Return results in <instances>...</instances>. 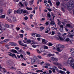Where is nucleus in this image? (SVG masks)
<instances>
[{
	"label": "nucleus",
	"instance_id": "51",
	"mask_svg": "<svg viewBox=\"0 0 74 74\" xmlns=\"http://www.w3.org/2000/svg\"><path fill=\"white\" fill-rule=\"evenodd\" d=\"M24 19L26 20H27V19H28V17H27V16L25 17L24 18Z\"/></svg>",
	"mask_w": 74,
	"mask_h": 74
},
{
	"label": "nucleus",
	"instance_id": "16",
	"mask_svg": "<svg viewBox=\"0 0 74 74\" xmlns=\"http://www.w3.org/2000/svg\"><path fill=\"white\" fill-rule=\"evenodd\" d=\"M60 4V3L59 1H58L56 2V5H57L56 8H58V6Z\"/></svg>",
	"mask_w": 74,
	"mask_h": 74
},
{
	"label": "nucleus",
	"instance_id": "35",
	"mask_svg": "<svg viewBox=\"0 0 74 74\" xmlns=\"http://www.w3.org/2000/svg\"><path fill=\"white\" fill-rule=\"evenodd\" d=\"M57 21H58V25H60V23H61V22L59 21V19H57Z\"/></svg>",
	"mask_w": 74,
	"mask_h": 74
},
{
	"label": "nucleus",
	"instance_id": "6",
	"mask_svg": "<svg viewBox=\"0 0 74 74\" xmlns=\"http://www.w3.org/2000/svg\"><path fill=\"white\" fill-rule=\"evenodd\" d=\"M36 60H37V59L34 58H33V59H31V63L32 64L34 63V62H36Z\"/></svg>",
	"mask_w": 74,
	"mask_h": 74
},
{
	"label": "nucleus",
	"instance_id": "59",
	"mask_svg": "<svg viewBox=\"0 0 74 74\" xmlns=\"http://www.w3.org/2000/svg\"><path fill=\"white\" fill-rule=\"evenodd\" d=\"M52 34H51V35H54V34H55V32L53 31H52L51 32Z\"/></svg>",
	"mask_w": 74,
	"mask_h": 74
},
{
	"label": "nucleus",
	"instance_id": "37",
	"mask_svg": "<svg viewBox=\"0 0 74 74\" xmlns=\"http://www.w3.org/2000/svg\"><path fill=\"white\" fill-rule=\"evenodd\" d=\"M63 7H62L61 9L63 12H65V10H64V8H63Z\"/></svg>",
	"mask_w": 74,
	"mask_h": 74
},
{
	"label": "nucleus",
	"instance_id": "29",
	"mask_svg": "<svg viewBox=\"0 0 74 74\" xmlns=\"http://www.w3.org/2000/svg\"><path fill=\"white\" fill-rule=\"evenodd\" d=\"M40 49L41 52H44L45 51V49H44H44L42 48H41Z\"/></svg>",
	"mask_w": 74,
	"mask_h": 74
},
{
	"label": "nucleus",
	"instance_id": "14",
	"mask_svg": "<svg viewBox=\"0 0 74 74\" xmlns=\"http://www.w3.org/2000/svg\"><path fill=\"white\" fill-rule=\"evenodd\" d=\"M56 46H58V47H59V48H60V49H63V48H64V46L63 45H58L56 46Z\"/></svg>",
	"mask_w": 74,
	"mask_h": 74
},
{
	"label": "nucleus",
	"instance_id": "52",
	"mask_svg": "<svg viewBox=\"0 0 74 74\" xmlns=\"http://www.w3.org/2000/svg\"><path fill=\"white\" fill-rule=\"evenodd\" d=\"M5 47H6V48H8V49H9V48H10V47H8V45H5Z\"/></svg>",
	"mask_w": 74,
	"mask_h": 74
},
{
	"label": "nucleus",
	"instance_id": "18",
	"mask_svg": "<svg viewBox=\"0 0 74 74\" xmlns=\"http://www.w3.org/2000/svg\"><path fill=\"white\" fill-rule=\"evenodd\" d=\"M13 58H15L16 59H17V57L16 56V55L14 53L12 54V56Z\"/></svg>",
	"mask_w": 74,
	"mask_h": 74
},
{
	"label": "nucleus",
	"instance_id": "31",
	"mask_svg": "<svg viewBox=\"0 0 74 74\" xmlns=\"http://www.w3.org/2000/svg\"><path fill=\"white\" fill-rule=\"evenodd\" d=\"M70 41V39L69 38H66L65 40V41L66 42H68V41Z\"/></svg>",
	"mask_w": 74,
	"mask_h": 74
},
{
	"label": "nucleus",
	"instance_id": "30",
	"mask_svg": "<svg viewBox=\"0 0 74 74\" xmlns=\"http://www.w3.org/2000/svg\"><path fill=\"white\" fill-rule=\"evenodd\" d=\"M66 27H71V25L69 24H67L66 25Z\"/></svg>",
	"mask_w": 74,
	"mask_h": 74
},
{
	"label": "nucleus",
	"instance_id": "43",
	"mask_svg": "<svg viewBox=\"0 0 74 74\" xmlns=\"http://www.w3.org/2000/svg\"><path fill=\"white\" fill-rule=\"evenodd\" d=\"M51 70L52 71L53 73H55V69H53L51 68Z\"/></svg>",
	"mask_w": 74,
	"mask_h": 74
},
{
	"label": "nucleus",
	"instance_id": "47",
	"mask_svg": "<svg viewBox=\"0 0 74 74\" xmlns=\"http://www.w3.org/2000/svg\"><path fill=\"white\" fill-rule=\"evenodd\" d=\"M11 69H14V70H16V68H15V67H14V66H12L10 68Z\"/></svg>",
	"mask_w": 74,
	"mask_h": 74
},
{
	"label": "nucleus",
	"instance_id": "53",
	"mask_svg": "<svg viewBox=\"0 0 74 74\" xmlns=\"http://www.w3.org/2000/svg\"><path fill=\"white\" fill-rule=\"evenodd\" d=\"M8 22H12V20H11L10 19H9L8 20Z\"/></svg>",
	"mask_w": 74,
	"mask_h": 74
},
{
	"label": "nucleus",
	"instance_id": "38",
	"mask_svg": "<svg viewBox=\"0 0 74 74\" xmlns=\"http://www.w3.org/2000/svg\"><path fill=\"white\" fill-rule=\"evenodd\" d=\"M53 67L54 69H55V70H58V68H57V67L55 66H53Z\"/></svg>",
	"mask_w": 74,
	"mask_h": 74
},
{
	"label": "nucleus",
	"instance_id": "45",
	"mask_svg": "<svg viewBox=\"0 0 74 74\" xmlns=\"http://www.w3.org/2000/svg\"><path fill=\"white\" fill-rule=\"evenodd\" d=\"M59 39H60V40H61L62 41V40H63V38L62 37H61L60 36H59Z\"/></svg>",
	"mask_w": 74,
	"mask_h": 74
},
{
	"label": "nucleus",
	"instance_id": "21",
	"mask_svg": "<svg viewBox=\"0 0 74 74\" xmlns=\"http://www.w3.org/2000/svg\"><path fill=\"white\" fill-rule=\"evenodd\" d=\"M11 10H9L8 11V15H10V13H11Z\"/></svg>",
	"mask_w": 74,
	"mask_h": 74
},
{
	"label": "nucleus",
	"instance_id": "62",
	"mask_svg": "<svg viewBox=\"0 0 74 74\" xmlns=\"http://www.w3.org/2000/svg\"><path fill=\"white\" fill-rule=\"evenodd\" d=\"M32 47L33 48H35L36 47V46L35 45H33L32 46Z\"/></svg>",
	"mask_w": 74,
	"mask_h": 74
},
{
	"label": "nucleus",
	"instance_id": "7",
	"mask_svg": "<svg viewBox=\"0 0 74 74\" xmlns=\"http://www.w3.org/2000/svg\"><path fill=\"white\" fill-rule=\"evenodd\" d=\"M10 51L11 52H13V53H16L19 54V53H18L16 50L15 49H12Z\"/></svg>",
	"mask_w": 74,
	"mask_h": 74
},
{
	"label": "nucleus",
	"instance_id": "40",
	"mask_svg": "<svg viewBox=\"0 0 74 74\" xmlns=\"http://www.w3.org/2000/svg\"><path fill=\"white\" fill-rule=\"evenodd\" d=\"M24 4H25V6H27V2H25L24 3Z\"/></svg>",
	"mask_w": 74,
	"mask_h": 74
},
{
	"label": "nucleus",
	"instance_id": "39",
	"mask_svg": "<svg viewBox=\"0 0 74 74\" xmlns=\"http://www.w3.org/2000/svg\"><path fill=\"white\" fill-rule=\"evenodd\" d=\"M70 51L71 52H74V49H70Z\"/></svg>",
	"mask_w": 74,
	"mask_h": 74
},
{
	"label": "nucleus",
	"instance_id": "3",
	"mask_svg": "<svg viewBox=\"0 0 74 74\" xmlns=\"http://www.w3.org/2000/svg\"><path fill=\"white\" fill-rule=\"evenodd\" d=\"M69 63L70 66H72L73 69H74V60H72V61Z\"/></svg>",
	"mask_w": 74,
	"mask_h": 74
},
{
	"label": "nucleus",
	"instance_id": "25",
	"mask_svg": "<svg viewBox=\"0 0 74 74\" xmlns=\"http://www.w3.org/2000/svg\"><path fill=\"white\" fill-rule=\"evenodd\" d=\"M2 29L3 30H5L6 29V27L3 25L2 27Z\"/></svg>",
	"mask_w": 74,
	"mask_h": 74
},
{
	"label": "nucleus",
	"instance_id": "2",
	"mask_svg": "<svg viewBox=\"0 0 74 74\" xmlns=\"http://www.w3.org/2000/svg\"><path fill=\"white\" fill-rule=\"evenodd\" d=\"M6 63L9 66H12L13 64V61L11 60H9L6 61Z\"/></svg>",
	"mask_w": 74,
	"mask_h": 74
},
{
	"label": "nucleus",
	"instance_id": "8",
	"mask_svg": "<svg viewBox=\"0 0 74 74\" xmlns=\"http://www.w3.org/2000/svg\"><path fill=\"white\" fill-rule=\"evenodd\" d=\"M18 42L19 44L21 45H22V46H23V47H27V45H23V43H21V41H19Z\"/></svg>",
	"mask_w": 74,
	"mask_h": 74
},
{
	"label": "nucleus",
	"instance_id": "12",
	"mask_svg": "<svg viewBox=\"0 0 74 74\" xmlns=\"http://www.w3.org/2000/svg\"><path fill=\"white\" fill-rule=\"evenodd\" d=\"M51 60H53V61H56V62H58V59L56 58H55L54 57H51Z\"/></svg>",
	"mask_w": 74,
	"mask_h": 74
},
{
	"label": "nucleus",
	"instance_id": "33",
	"mask_svg": "<svg viewBox=\"0 0 74 74\" xmlns=\"http://www.w3.org/2000/svg\"><path fill=\"white\" fill-rule=\"evenodd\" d=\"M9 44L10 45H12V46H13L14 45V42H10L9 43Z\"/></svg>",
	"mask_w": 74,
	"mask_h": 74
},
{
	"label": "nucleus",
	"instance_id": "9",
	"mask_svg": "<svg viewBox=\"0 0 74 74\" xmlns=\"http://www.w3.org/2000/svg\"><path fill=\"white\" fill-rule=\"evenodd\" d=\"M56 49L57 51L59 52H62L63 51V49H60L59 47H57Z\"/></svg>",
	"mask_w": 74,
	"mask_h": 74
},
{
	"label": "nucleus",
	"instance_id": "46",
	"mask_svg": "<svg viewBox=\"0 0 74 74\" xmlns=\"http://www.w3.org/2000/svg\"><path fill=\"white\" fill-rule=\"evenodd\" d=\"M34 0H32L29 1L31 4H33V2L34 1Z\"/></svg>",
	"mask_w": 74,
	"mask_h": 74
},
{
	"label": "nucleus",
	"instance_id": "17",
	"mask_svg": "<svg viewBox=\"0 0 74 74\" xmlns=\"http://www.w3.org/2000/svg\"><path fill=\"white\" fill-rule=\"evenodd\" d=\"M0 69L1 70H2V69H3V70H4L3 71L4 73H6V72H7L5 70V69L2 68V67H1V65H0Z\"/></svg>",
	"mask_w": 74,
	"mask_h": 74
},
{
	"label": "nucleus",
	"instance_id": "4",
	"mask_svg": "<svg viewBox=\"0 0 74 74\" xmlns=\"http://www.w3.org/2000/svg\"><path fill=\"white\" fill-rule=\"evenodd\" d=\"M23 11V9H18L17 10V13L18 14H21Z\"/></svg>",
	"mask_w": 74,
	"mask_h": 74
},
{
	"label": "nucleus",
	"instance_id": "55",
	"mask_svg": "<svg viewBox=\"0 0 74 74\" xmlns=\"http://www.w3.org/2000/svg\"><path fill=\"white\" fill-rule=\"evenodd\" d=\"M29 16L30 17V18L32 19L33 17V14H31Z\"/></svg>",
	"mask_w": 74,
	"mask_h": 74
},
{
	"label": "nucleus",
	"instance_id": "36",
	"mask_svg": "<svg viewBox=\"0 0 74 74\" xmlns=\"http://www.w3.org/2000/svg\"><path fill=\"white\" fill-rule=\"evenodd\" d=\"M56 65L57 66H61L62 64L59 62H56Z\"/></svg>",
	"mask_w": 74,
	"mask_h": 74
},
{
	"label": "nucleus",
	"instance_id": "19",
	"mask_svg": "<svg viewBox=\"0 0 74 74\" xmlns=\"http://www.w3.org/2000/svg\"><path fill=\"white\" fill-rule=\"evenodd\" d=\"M18 52H19L20 53H23V51L22 49H20L18 51Z\"/></svg>",
	"mask_w": 74,
	"mask_h": 74
},
{
	"label": "nucleus",
	"instance_id": "57",
	"mask_svg": "<svg viewBox=\"0 0 74 74\" xmlns=\"http://www.w3.org/2000/svg\"><path fill=\"white\" fill-rule=\"evenodd\" d=\"M45 5L47 7H49V5L47 3H46L45 4Z\"/></svg>",
	"mask_w": 74,
	"mask_h": 74
},
{
	"label": "nucleus",
	"instance_id": "41",
	"mask_svg": "<svg viewBox=\"0 0 74 74\" xmlns=\"http://www.w3.org/2000/svg\"><path fill=\"white\" fill-rule=\"evenodd\" d=\"M36 51L37 53H41V52L40 51V50L38 49H36Z\"/></svg>",
	"mask_w": 74,
	"mask_h": 74
},
{
	"label": "nucleus",
	"instance_id": "15",
	"mask_svg": "<svg viewBox=\"0 0 74 74\" xmlns=\"http://www.w3.org/2000/svg\"><path fill=\"white\" fill-rule=\"evenodd\" d=\"M72 60H73V58H72L71 57L69 58L68 59V63L69 64V63H70V62H71L72 61Z\"/></svg>",
	"mask_w": 74,
	"mask_h": 74
},
{
	"label": "nucleus",
	"instance_id": "56",
	"mask_svg": "<svg viewBox=\"0 0 74 74\" xmlns=\"http://www.w3.org/2000/svg\"><path fill=\"white\" fill-rule=\"evenodd\" d=\"M27 9L28 10H32V8H27Z\"/></svg>",
	"mask_w": 74,
	"mask_h": 74
},
{
	"label": "nucleus",
	"instance_id": "44",
	"mask_svg": "<svg viewBox=\"0 0 74 74\" xmlns=\"http://www.w3.org/2000/svg\"><path fill=\"white\" fill-rule=\"evenodd\" d=\"M19 5H21V6H23V5L22 4V3H21V2H20L18 4Z\"/></svg>",
	"mask_w": 74,
	"mask_h": 74
},
{
	"label": "nucleus",
	"instance_id": "42",
	"mask_svg": "<svg viewBox=\"0 0 74 74\" xmlns=\"http://www.w3.org/2000/svg\"><path fill=\"white\" fill-rule=\"evenodd\" d=\"M60 30L61 32H63V28H60Z\"/></svg>",
	"mask_w": 74,
	"mask_h": 74
},
{
	"label": "nucleus",
	"instance_id": "5",
	"mask_svg": "<svg viewBox=\"0 0 74 74\" xmlns=\"http://www.w3.org/2000/svg\"><path fill=\"white\" fill-rule=\"evenodd\" d=\"M62 7H64L65 8H66L67 7V3H66L63 2L61 5Z\"/></svg>",
	"mask_w": 74,
	"mask_h": 74
},
{
	"label": "nucleus",
	"instance_id": "64",
	"mask_svg": "<svg viewBox=\"0 0 74 74\" xmlns=\"http://www.w3.org/2000/svg\"><path fill=\"white\" fill-rule=\"evenodd\" d=\"M52 45H53L52 44V43H50L49 44V46H52Z\"/></svg>",
	"mask_w": 74,
	"mask_h": 74
},
{
	"label": "nucleus",
	"instance_id": "1",
	"mask_svg": "<svg viewBox=\"0 0 74 74\" xmlns=\"http://www.w3.org/2000/svg\"><path fill=\"white\" fill-rule=\"evenodd\" d=\"M74 2L73 0H70L68 2V5L67 6L68 10H73L74 7Z\"/></svg>",
	"mask_w": 74,
	"mask_h": 74
},
{
	"label": "nucleus",
	"instance_id": "54",
	"mask_svg": "<svg viewBox=\"0 0 74 74\" xmlns=\"http://www.w3.org/2000/svg\"><path fill=\"white\" fill-rule=\"evenodd\" d=\"M14 13L15 14H18V13H17V11L14 10Z\"/></svg>",
	"mask_w": 74,
	"mask_h": 74
},
{
	"label": "nucleus",
	"instance_id": "50",
	"mask_svg": "<svg viewBox=\"0 0 74 74\" xmlns=\"http://www.w3.org/2000/svg\"><path fill=\"white\" fill-rule=\"evenodd\" d=\"M25 28L27 29V30H29L30 29V28H29L27 26H26L25 27Z\"/></svg>",
	"mask_w": 74,
	"mask_h": 74
},
{
	"label": "nucleus",
	"instance_id": "63",
	"mask_svg": "<svg viewBox=\"0 0 74 74\" xmlns=\"http://www.w3.org/2000/svg\"><path fill=\"white\" fill-rule=\"evenodd\" d=\"M38 58H39V59H41V58H42L41 57V56H38Z\"/></svg>",
	"mask_w": 74,
	"mask_h": 74
},
{
	"label": "nucleus",
	"instance_id": "13",
	"mask_svg": "<svg viewBox=\"0 0 74 74\" xmlns=\"http://www.w3.org/2000/svg\"><path fill=\"white\" fill-rule=\"evenodd\" d=\"M3 33V28L1 27V25L0 23V34Z\"/></svg>",
	"mask_w": 74,
	"mask_h": 74
},
{
	"label": "nucleus",
	"instance_id": "28",
	"mask_svg": "<svg viewBox=\"0 0 74 74\" xmlns=\"http://www.w3.org/2000/svg\"><path fill=\"white\" fill-rule=\"evenodd\" d=\"M50 25H55V22L52 21H51L50 23Z\"/></svg>",
	"mask_w": 74,
	"mask_h": 74
},
{
	"label": "nucleus",
	"instance_id": "58",
	"mask_svg": "<svg viewBox=\"0 0 74 74\" xmlns=\"http://www.w3.org/2000/svg\"><path fill=\"white\" fill-rule=\"evenodd\" d=\"M16 30H17L18 31L20 29V28L18 27H16Z\"/></svg>",
	"mask_w": 74,
	"mask_h": 74
},
{
	"label": "nucleus",
	"instance_id": "20",
	"mask_svg": "<svg viewBox=\"0 0 74 74\" xmlns=\"http://www.w3.org/2000/svg\"><path fill=\"white\" fill-rule=\"evenodd\" d=\"M60 73H61V74H66V73H65V72L63 71H60Z\"/></svg>",
	"mask_w": 74,
	"mask_h": 74
},
{
	"label": "nucleus",
	"instance_id": "23",
	"mask_svg": "<svg viewBox=\"0 0 74 74\" xmlns=\"http://www.w3.org/2000/svg\"><path fill=\"white\" fill-rule=\"evenodd\" d=\"M44 49H48L49 48L47 46L45 45L44 46Z\"/></svg>",
	"mask_w": 74,
	"mask_h": 74
},
{
	"label": "nucleus",
	"instance_id": "60",
	"mask_svg": "<svg viewBox=\"0 0 74 74\" xmlns=\"http://www.w3.org/2000/svg\"><path fill=\"white\" fill-rule=\"evenodd\" d=\"M21 65H22V66H25L26 65V64H24V63H22V64H21Z\"/></svg>",
	"mask_w": 74,
	"mask_h": 74
},
{
	"label": "nucleus",
	"instance_id": "27",
	"mask_svg": "<svg viewBox=\"0 0 74 74\" xmlns=\"http://www.w3.org/2000/svg\"><path fill=\"white\" fill-rule=\"evenodd\" d=\"M47 29H49L45 32V33H48L50 31V29L49 28V27H47Z\"/></svg>",
	"mask_w": 74,
	"mask_h": 74
},
{
	"label": "nucleus",
	"instance_id": "61",
	"mask_svg": "<svg viewBox=\"0 0 74 74\" xmlns=\"http://www.w3.org/2000/svg\"><path fill=\"white\" fill-rule=\"evenodd\" d=\"M60 28L63 29V25H60Z\"/></svg>",
	"mask_w": 74,
	"mask_h": 74
},
{
	"label": "nucleus",
	"instance_id": "22",
	"mask_svg": "<svg viewBox=\"0 0 74 74\" xmlns=\"http://www.w3.org/2000/svg\"><path fill=\"white\" fill-rule=\"evenodd\" d=\"M3 12V8H0V14H1L2 12Z\"/></svg>",
	"mask_w": 74,
	"mask_h": 74
},
{
	"label": "nucleus",
	"instance_id": "11",
	"mask_svg": "<svg viewBox=\"0 0 74 74\" xmlns=\"http://www.w3.org/2000/svg\"><path fill=\"white\" fill-rule=\"evenodd\" d=\"M12 21L14 23H16V22H17V21H16V17H14L13 18Z\"/></svg>",
	"mask_w": 74,
	"mask_h": 74
},
{
	"label": "nucleus",
	"instance_id": "48",
	"mask_svg": "<svg viewBox=\"0 0 74 74\" xmlns=\"http://www.w3.org/2000/svg\"><path fill=\"white\" fill-rule=\"evenodd\" d=\"M13 46H14L15 47H17V46H18V45L16 43H14Z\"/></svg>",
	"mask_w": 74,
	"mask_h": 74
},
{
	"label": "nucleus",
	"instance_id": "26",
	"mask_svg": "<svg viewBox=\"0 0 74 74\" xmlns=\"http://www.w3.org/2000/svg\"><path fill=\"white\" fill-rule=\"evenodd\" d=\"M5 17V15H2L0 16V18H4Z\"/></svg>",
	"mask_w": 74,
	"mask_h": 74
},
{
	"label": "nucleus",
	"instance_id": "32",
	"mask_svg": "<svg viewBox=\"0 0 74 74\" xmlns=\"http://www.w3.org/2000/svg\"><path fill=\"white\" fill-rule=\"evenodd\" d=\"M47 15L49 18H51V14L49 13H47Z\"/></svg>",
	"mask_w": 74,
	"mask_h": 74
},
{
	"label": "nucleus",
	"instance_id": "34",
	"mask_svg": "<svg viewBox=\"0 0 74 74\" xmlns=\"http://www.w3.org/2000/svg\"><path fill=\"white\" fill-rule=\"evenodd\" d=\"M44 27H40V29L42 31V30H43V29H44Z\"/></svg>",
	"mask_w": 74,
	"mask_h": 74
},
{
	"label": "nucleus",
	"instance_id": "49",
	"mask_svg": "<svg viewBox=\"0 0 74 74\" xmlns=\"http://www.w3.org/2000/svg\"><path fill=\"white\" fill-rule=\"evenodd\" d=\"M36 37H40L41 36V35L39 34H37L36 35Z\"/></svg>",
	"mask_w": 74,
	"mask_h": 74
},
{
	"label": "nucleus",
	"instance_id": "24",
	"mask_svg": "<svg viewBox=\"0 0 74 74\" xmlns=\"http://www.w3.org/2000/svg\"><path fill=\"white\" fill-rule=\"evenodd\" d=\"M23 14H26V13L27 14H28V12L27 11V10H23Z\"/></svg>",
	"mask_w": 74,
	"mask_h": 74
},
{
	"label": "nucleus",
	"instance_id": "10",
	"mask_svg": "<svg viewBox=\"0 0 74 74\" xmlns=\"http://www.w3.org/2000/svg\"><path fill=\"white\" fill-rule=\"evenodd\" d=\"M42 42L43 44H47V42H48V41H46L45 39H43L42 40Z\"/></svg>",
	"mask_w": 74,
	"mask_h": 74
}]
</instances>
